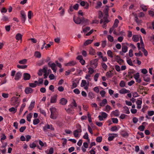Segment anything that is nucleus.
<instances>
[{"label": "nucleus", "mask_w": 154, "mask_h": 154, "mask_svg": "<svg viewBox=\"0 0 154 154\" xmlns=\"http://www.w3.org/2000/svg\"><path fill=\"white\" fill-rule=\"evenodd\" d=\"M77 129L75 130L73 132V134L75 137L79 138L81 135V133L82 132L81 127L79 124H77L76 125Z\"/></svg>", "instance_id": "f257e3e1"}, {"label": "nucleus", "mask_w": 154, "mask_h": 154, "mask_svg": "<svg viewBox=\"0 0 154 154\" xmlns=\"http://www.w3.org/2000/svg\"><path fill=\"white\" fill-rule=\"evenodd\" d=\"M51 114L50 118L53 119H55L57 118V112L56 109L55 107H53L50 109Z\"/></svg>", "instance_id": "f03ea898"}, {"label": "nucleus", "mask_w": 154, "mask_h": 154, "mask_svg": "<svg viewBox=\"0 0 154 154\" xmlns=\"http://www.w3.org/2000/svg\"><path fill=\"white\" fill-rule=\"evenodd\" d=\"M73 20L75 23L78 24H80L81 23H85L88 21V20L87 19H85L84 18L81 19L79 17H78L76 19L74 18Z\"/></svg>", "instance_id": "7ed1b4c3"}, {"label": "nucleus", "mask_w": 154, "mask_h": 154, "mask_svg": "<svg viewBox=\"0 0 154 154\" xmlns=\"http://www.w3.org/2000/svg\"><path fill=\"white\" fill-rule=\"evenodd\" d=\"M11 104L17 108L19 105V101L18 98L16 97H14L11 99Z\"/></svg>", "instance_id": "20e7f679"}, {"label": "nucleus", "mask_w": 154, "mask_h": 154, "mask_svg": "<svg viewBox=\"0 0 154 154\" xmlns=\"http://www.w3.org/2000/svg\"><path fill=\"white\" fill-rule=\"evenodd\" d=\"M98 61V59H95L91 60L90 61L91 66L94 68H96L97 66Z\"/></svg>", "instance_id": "39448f33"}, {"label": "nucleus", "mask_w": 154, "mask_h": 154, "mask_svg": "<svg viewBox=\"0 0 154 154\" xmlns=\"http://www.w3.org/2000/svg\"><path fill=\"white\" fill-rule=\"evenodd\" d=\"M43 130L45 132H47L48 129L51 130H54V128L51 125L47 124L45 125L43 128Z\"/></svg>", "instance_id": "423d86ee"}, {"label": "nucleus", "mask_w": 154, "mask_h": 154, "mask_svg": "<svg viewBox=\"0 0 154 154\" xmlns=\"http://www.w3.org/2000/svg\"><path fill=\"white\" fill-rule=\"evenodd\" d=\"M48 65L53 71L54 72L56 73L57 71L56 65L54 63H51L49 62L48 63Z\"/></svg>", "instance_id": "0eeeda50"}, {"label": "nucleus", "mask_w": 154, "mask_h": 154, "mask_svg": "<svg viewBox=\"0 0 154 154\" xmlns=\"http://www.w3.org/2000/svg\"><path fill=\"white\" fill-rule=\"evenodd\" d=\"M109 136L108 138V140L109 141H111L113 140L114 138L117 137L118 135L116 134H109Z\"/></svg>", "instance_id": "6e6552de"}, {"label": "nucleus", "mask_w": 154, "mask_h": 154, "mask_svg": "<svg viewBox=\"0 0 154 154\" xmlns=\"http://www.w3.org/2000/svg\"><path fill=\"white\" fill-rule=\"evenodd\" d=\"M57 94L52 96L51 97L50 103H55L57 101Z\"/></svg>", "instance_id": "1a4fd4ad"}, {"label": "nucleus", "mask_w": 154, "mask_h": 154, "mask_svg": "<svg viewBox=\"0 0 154 154\" xmlns=\"http://www.w3.org/2000/svg\"><path fill=\"white\" fill-rule=\"evenodd\" d=\"M88 143L85 142L83 143V145L81 147V149L83 152H85L86 151V149L88 148Z\"/></svg>", "instance_id": "9d476101"}, {"label": "nucleus", "mask_w": 154, "mask_h": 154, "mask_svg": "<svg viewBox=\"0 0 154 154\" xmlns=\"http://www.w3.org/2000/svg\"><path fill=\"white\" fill-rule=\"evenodd\" d=\"M80 5L82 7H84V8L87 9L89 8V4L87 2L82 1L80 2Z\"/></svg>", "instance_id": "9b49d317"}, {"label": "nucleus", "mask_w": 154, "mask_h": 154, "mask_svg": "<svg viewBox=\"0 0 154 154\" xmlns=\"http://www.w3.org/2000/svg\"><path fill=\"white\" fill-rule=\"evenodd\" d=\"M134 77L137 82L139 83H140L141 82V80L140 78V75L139 73L137 72L135 74Z\"/></svg>", "instance_id": "f8f14e48"}, {"label": "nucleus", "mask_w": 154, "mask_h": 154, "mask_svg": "<svg viewBox=\"0 0 154 154\" xmlns=\"http://www.w3.org/2000/svg\"><path fill=\"white\" fill-rule=\"evenodd\" d=\"M23 79L25 80H29L30 78L31 75L30 74L28 73H25L23 75Z\"/></svg>", "instance_id": "ddd939ff"}, {"label": "nucleus", "mask_w": 154, "mask_h": 154, "mask_svg": "<svg viewBox=\"0 0 154 154\" xmlns=\"http://www.w3.org/2000/svg\"><path fill=\"white\" fill-rule=\"evenodd\" d=\"M67 102V100L64 98H61L60 100V104L63 105H65Z\"/></svg>", "instance_id": "4468645a"}, {"label": "nucleus", "mask_w": 154, "mask_h": 154, "mask_svg": "<svg viewBox=\"0 0 154 154\" xmlns=\"http://www.w3.org/2000/svg\"><path fill=\"white\" fill-rule=\"evenodd\" d=\"M128 48L127 45L125 44H123L122 45V52L123 53H126L128 51Z\"/></svg>", "instance_id": "2eb2a0df"}, {"label": "nucleus", "mask_w": 154, "mask_h": 154, "mask_svg": "<svg viewBox=\"0 0 154 154\" xmlns=\"http://www.w3.org/2000/svg\"><path fill=\"white\" fill-rule=\"evenodd\" d=\"M142 101L141 100H138L136 101V103L137 105V108L138 109H140L141 107V104Z\"/></svg>", "instance_id": "dca6fc26"}, {"label": "nucleus", "mask_w": 154, "mask_h": 154, "mask_svg": "<svg viewBox=\"0 0 154 154\" xmlns=\"http://www.w3.org/2000/svg\"><path fill=\"white\" fill-rule=\"evenodd\" d=\"M33 91L32 89L30 87H26L25 90V93L26 94L31 93Z\"/></svg>", "instance_id": "f3484780"}, {"label": "nucleus", "mask_w": 154, "mask_h": 154, "mask_svg": "<svg viewBox=\"0 0 154 154\" xmlns=\"http://www.w3.org/2000/svg\"><path fill=\"white\" fill-rule=\"evenodd\" d=\"M22 76V73L20 72H17L16 74L14 79L16 80H19Z\"/></svg>", "instance_id": "a211bd4d"}, {"label": "nucleus", "mask_w": 154, "mask_h": 154, "mask_svg": "<svg viewBox=\"0 0 154 154\" xmlns=\"http://www.w3.org/2000/svg\"><path fill=\"white\" fill-rule=\"evenodd\" d=\"M76 64V62L74 61H71L68 63H65L64 65L65 66H71L74 65Z\"/></svg>", "instance_id": "6ab92c4d"}, {"label": "nucleus", "mask_w": 154, "mask_h": 154, "mask_svg": "<svg viewBox=\"0 0 154 154\" xmlns=\"http://www.w3.org/2000/svg\"><path fill=\"white\" fill-rule=\"evenodd\" d=\"M123 110L122 112L126 114H129L130 112L129 108L127 106H125L123 107Z\"/></svg>", "instance_id": "aec40b11"}, {"label": "nucleus", "mask_w": 154, "mask_h": 154, "mask_svg": "<svg viewBox=\"0 0 154 154\" xmlns=\"http://www.w3.org/2000/svg\"><path fill=\"white\" fill-rule=\"evenodd\" d=\"M116 61L118 62V63L120 65L123 64L124 62L123 60L121 59L120 57L118 56H116Z\"/></svg>", "instance_id": "412c9836"}, {"label": "nucleus", "mask_w": 154, "mask_h": 154, "mask_svg": "<svg viewBox=\"0 0 154 154\" xmlns=\"http://www.w3.org/2000/svg\"><path fill=\"white\" fill-rule=\"evenodd\" d=\"M119 92L121 94H125L130 93V91L125 88H122L119 91Z\"/></svg>", "instance_id": "4be33fe9"}, {"label": "nucleus", "mask_w": 154, "mask_h": 154, "mask_svg": "<svg viewBox=\"0 0 154 154\" xmlns=\"http://www.w3.org/2000/svg\"><path fill=\"white\" fill-rule=\"evenodd\" d=\"M38 84V82L37 81H34V83H29V86L31 88H35V87Z\"/></svg>", "instance_id": "5701e85b"}, {"label": "nucleus", "mask_w": 154, "mask_h": 154, "mask_svg": "<svg viewBox=\"0 0 154 154\" xmlns=\"http://www.w3.org/2000/svg\"><path fill=\"white\" fill-rule=\"evenodd\" d=\"M21 14L22 17V20L24 22H25L26 20V16L25 12L23 11H21Z\"/></svg>", "instance_id": "b1692460"}, {"label": "nucleus", "mask_w": 154, "mask_h": 154, "mask_svg": "<svg viewBox=\"0 0 154 154\" xmlns=\"http://www.w3.org/2000/svg\"><path fill=\"white\" fill-rule=\"evenodd\" d=\"M35 105V101H32L29 106V110H31L32 109L34 108Z\"/></svg>", "instance_id": "393cba45"}, {"label": "nucleus", "mask_w": 154, "mask_h": 154, "mask_svg": "<svg viewBox=\"0 0 154 154\" xmlns=\"http://www.w3.org/2000/svg\"><path fill=\"white\" fill-rule=\"evenodd\" d=\"M110 6H108V5H106V8L104 9L103 12L105 13V15L107 16H108V12L109 10V8Z\"/></svg>", "instance_id": "a878e982"}, {"label": "nucleus", "mask_w": 154, "mask_h": 154, "mask_svg": "<svg viewBox=\"0 0 154 154\" xmlns=\"http://www.w3.org/2000/svg\"><path fill=\"white\" fill-rule=\"evenodd\" d=\"M135 73V71L134 69H131L128 71V76L130 77L131 78H132L133 75Z\"/></svg>", "instance_id": "bb28decb"}, {"label": "nucleus", "mask_w": 154, "mask_h": 154, "mask_svg": "<svg viewBox=\"0 0 154 154\" xmlns=\"http://www.w3.org/2000/svg\"><path fill=\"white\" fill-rule=\"evenodd\" d=\"M22 36L21 34L18 33L16 35L15 38L18 41L20 40L21 41L22 39Z\"/></svg>", "instance_id": "cd10ccee"}, {"label": "nucleus", "mask_w": 154, "mask_h": 154, "mask_svg": "<svg viewBox=\"0 0 154 154\" xmlns=\"http://www.w3.org/2000/svg\"><path fill=\"white\" fill-rule=\"evenodd\" d=\"M107 103V101L106 99H104L102 102L100 103V106H104Z\"/></svg>", "instance_id": "c85d7f7f"}, {"label": "nucleus", "mask_w": 154, "mask_h": 154, "mask_svg": "<svg viewBox=\"0 0 154 154\" xmlns=\"http://www.w3.org/2000/svg\"><path fill=\"white\" fill-rule=\"evenodd\" d=\"M139 36L137 35H133L132 38L133 41L135 42H138L139 41Z\"/></svg>", "instance_id": "c756f323"}, {"label": "nucleus", "mask_w": 154, "mask_h": 154, "mask_svg": "<svg viewBox=\"0 0 154 154\" xmlns=\"http://www.w3.org/2000/svg\"><path fill=\"white\" fill-rule=\"evenodd\" d=\"M111 109V106L108 105H106L105 107L103 109V110L108 113Z\"/></svg>", "instance_id": "7c9ffc66"}, {"label": "nucleus", "mask_w": 154, "mask_h": 154, "mask_svg": "<svg viewBox=\"0 0 154 154\" xmlns=\"http://www.w3.org/2000/svg\"><path fill=\"white\" fill-rule=\"evenodd\" d=\"M91 76V75L90 74H88L86 75L85 78L88 80V82L91 80L92 79Z\"/></svg>", "instance_id": "2f4dec72"}, {"label": "nucleus", "mask_w": 154, "mask_h": 154, "mask_svg": "<svg viewBox=\"0 0 154 154\" xmlns=\"http://www.w3.org/2000/svg\"><path fill=\"white\" fill-rule=\"evenodd\" d=\"M111 113L116 116H118L119 115V111L118 109L113 111Z\"/></svg>", "instance_id": "473e14b6"}, {"label": "nucleus", "mask_w": 154, "mask_h": 154, "mask_svg": "<svg viewBox=\"0 0 154 154\" xmlns=\"http://www.w3.org/2000/svg\"><path fill=\"white\" fill-rule=\"evenodd\" d=\"M89 53L90 54L92 55H95L96 54L95 50L93 49L92 48H90L89 49Z\"/></svg>", "instance_id": "72a5a7b5"}, {"label": "nucleus", "mask_w": 154, "mask_h": 154, "mask_svg": "<svg viewBox=\"0 0 154 154\" xmlns=\"http://www.w3.org/2000/svg\"><path fill=\"white\" fill-rule=\"evenodd\" d=\"M9 111L14 113H15L17 111V108L16 107H12L9 109Z\"/></svg>", "instance_id": "f704fd0d"}, {"label": "nucleus", "mask_w": 154, "mask_h": 154, "mask_svg": "<svg viewBox=\"0 0 154 154\" xmlns=\"http://www.w3.org/2000/svg\"><path fill=\"white\" fill-rule=\"evenodd\" d=\"M93 41V40L88 39L84 43V45L86 46L91 43Z\"/></svg>", "instance_id": "c9c22d12"}, {"label": "nucleus", "mask_w": 154, "mask_h": 154, "mask_svg": "<svg viewBox=\"0 0 154 154\" xmlns=\"http://www.w3.org/2000/svg\"><path fill=\"white\" fill-rule=\"evenodd\" d=\"M88 73L89 74L91 75L94 72V70L91 67H89L88 69Z\"/></svg>", "instance_id": "e433bc0d"}, {"label": "nucleus", "mask_w": 154, "mask_h": 154, "mask_svg": "<svg viewBox=\"0 0 154 154\" xmlns=\"http://www.w3.org/2000/svg\"><path fill=\"white\" fill-rule=\"evenodd\" d=\"M87 82L85 80H82V82L81 84V87H83L84 86H85L87 85Z\"/></svg>", "instance_id": "4c0bfd02"}, {"label": "nucleus", "mask_w": 154, "mask_h": 154, "mask_svg": "<svg viewBox=\"0 0 154 154\" xmlns=\"http://www.w3.org/2000/svg\"><path fill=\"white\" fill-rule=\"evenodd\" d=\"M32 113H29L27 116V120L29 122L31 121V119L32 117Z\"/></svg>", "instance_id": "58836bf2"}, {"label": "nucleus", "mask_w": 154, "mask_h": 154, "mask_svg": "<svg viewBox=\"0 0 154 154\" xmlns=\"http://www.w3.org/2000/svg\"><path fill=\"white\" fill-rule=\"evenodd\" d=\"M100 75L99 73H96L94 76V80L95 82H97L98 80V79Z\"/></svg>", "instance_id": "ea45409f"}, {"label": "nucleus", "mask_w": 154, "mask_h": 154, "mask_svg": "<svg viewBox=\"0 0 154 154\" xmlns=\"http://www.w3.org/2000/svg\"><path fill=\"white\" fill-rule=\"evenodd\" d=\"M140 7L144 11H146L147 10V6L144 5H140Z\"/></svg>", "instance_id": "a19ab883"}, {"label": "nucleus", "mask_w": 154, "mask_h": 154, "mask_svg": "<svg viewBox=\"0 0 154 154\" xmlns=\"http://www.w3.org/2000/svg\"><path fill=\"white\" fill-rule=\"evenodd\" d=\"M102 5V4L101 2H97V5L95 7V8L97 9L100 8Z\"/></svg>", "instance_id": "79ce46f5"}, {"label": "nucleus", "mask_w": 154, "mask_h": 154, "mask_svg": "<svg viewBox=\"0 0 154 154\" xmlns=\"http://www.w3.org/2000/svg\"><path fill=\"white\" fill-rule=\"evenodd\" d=\"M119 21L118 19H116L114 21V23L113 26L115 27L116 28L118 26V24L119 23Z\"/></svg>", "instance_id": "37998d69"}, {"label": "nucleus", "mask_w": 154, "mask_h": 154, "mask_svg": "<svg viewBox=\"0 0 154 154\" xmlns=\"http://www.w3.org/2000/svg\"><path fill=\"white\" fill-rule=\"evenodd\" d=\"M144 80L145 82H149L150 81V78L148 75H145L143 77Z\"/></svg>", "instance_id": "c03bdc74"}, {"label": "nucleus", "mask_w": 154, "mask_h": 154, "mask_svg": "<svg viewBox=\"0 0 154 154\" xmlns=\"http://www.w3.org/2000/svg\"><path fill=\"white\" fill-rule=\"evenodd\" d=\"M107 54L108 56L111 58L113 57L112 53L111 50H109L107 51Z\"/></svg>", "instance_id": "a18cd8bd"}, {"label": "nucleus", "mask_w": 154, "mask_h": 154, "mask_svg": "<svg viewBox=\"0 0 154 154\" xmlns=\"http://www.w3.org/2000/svg\"><path fill=\"white\" fill-rule=\"evenodd\" d=\"M45 152L47 154H53L54 152V149L53 148L51 147L49 149L48 152H47V151H46Z\"/></svg>", "instance_id": "49530a36"}, {"label": "nucleus", "mask_w": 154, "mask_h": 154, "mask_svg": "<svg viewBox=\"0 0 154 154\" xmlns=\"http://www.w3.org/2000/svg\"><path fill=\"white\" fill-rule=\"evenodd\" d=\"M88 96L90 98L92 99L94 97V94L93 92H89L88 94Z\"/></svg>", "instance_id": "de8ad7c7"}, {"label": "nucleus", "mask_w": 154, "mask_h": 154, "mask_svg": "<svg viewBox=\"0 0 154 154\" xmlns=\"http://www.w3.org/2000/svg\"><path fill=\"white\" fill-rule=\"evenodd\" d=\"M110 130L112 131H117L118 130V129L116 126H113L111 128Z\"/></svg>", "instance_id": "09e8293b"}, {"label": "nucleus", "mask_w": 154, "mask_h": 154, "mask_svg": "<svg viewBox=\"0 0 154 154\" xmlns=\"http://www.w3.org/2000/svg\"><path fill=\"white\" fill-rule=\"evenodd\" d=\"M113 75V73L111 72V71L108 72H106V75L108 77H111Z\"/></svg>", "instance_id": "8fccbe9b"}, {"label": "nucleus", "mask_w": 154, "mask_h": 154, "mask_svg": "<svg viewBox=\"0 0 154 154\" xmlns=\"http://www.w3.org/2000/svg\"><path fill=\"white\" fill-rule=\"evenodd\" d=\"M40 121L39 119H34L33 121V124L35 125H36L39 123Z\"/></svg>", "instance_id": "3c124183"}, {"label": "nucleus", "mask_w": 154, "mask_h": 154, "mask_svg": "<svg viewBox=\"0 0 154 154\" xmlns=\"http://www.w3.org/2000/svg\"><path fill=\"white\" fill-rule=\"evenodd\" d=\"M108 40L111 42H112L114 41L113 38L110 35H108L107 36Z\"/></svg>", "instance_id": "603ef678"}, {"label": "nucleus", "mask_w": 154, "mask_h": 154, "mask_svg": "<svg viewBox=\"0 0 154 154\" xmlns=\"http://www.w3.org/2000/svg\"><path fill=\"white\" fill-rule=\"evenodd\" d=\"M90 29V28L89 27H87L83 29L82 32L85 33L87 32Z\"/></svg>", "instance_id": "864d4df0"}, {"label": "nucleus", "mask_w": 154, "mask_h": 154, "mask_svg": "<svg viewBox=\"0 0 154 154\" xmlns=\"http://www.w3.org/2000/svg\"><path fill=\"white\" fill-rule=\"evenodd\" d=\"M102 68L105 70H106L108 67L104 63H102L101 64Z\"/></svg>", "instance_id": "5fc2aeb1"}, {"label": "nucleus", "mask_w": 154, "mask_h": 154, "mask_svg": "<svg viewBox=\"0 0 154 154\" xmlns=\"http://www.w3.org/2000/svg\"><path fill=\"white\" fill-rule=\"evenodd\" d=\"M33 13L31 11H29L28 12V17L29 19H30L31 18L32 16L33 15Z\"/></svg>", "instance_id": "6e6d98bb"}, {"label": "nucleus", "mask_w": 154, "mask_h": 154, "mask_svg": "<svg viewBox=\"0 0 154 154\" xmlns=\"http://www.w3.org/2000/svg\"><path fill=\"white\" fill-rule=\"evenodd\" d=\"M27 66L26 65H17V67L20 68V69H24L25 68H26L27 67Z\"/></svg>", "instance_id": "4d7b16f0"}, {"label": "nucleus", "mask_w": 154, "mask_h": 154, "mask_svg": "<svg viewBox=\"0 0 154 154\" xmlns=\"http://www.w3.org/2000/svg\"><path fill=\"white\" fill-rule=\"evenodd\" d=\"M101 116L104 119H106L108 115L105 112H101Z\"/></svg>", "instance_id": "13d9d810"}, {"label": "nucleus", "mask_w": 154, "mask_h": 154, "mask_svg": "<svg viewBox=\"0 0 154 154\" xmlns=\"http://www.w3.org/2000/svg\"><path fill=\"white\" fill-rule=\"evenodd\" d=\"M27 60L26 59H24L19 61V63L20 64H24L26 63Z\"/></svg>", "instance_id": "bf43d9fd"}, {"label": "nucleus", "mask_w": 154, "mask_h": 154, "mask_svg": "<svg viewBox=\"0 0 154 154\" xmlns=\"http://www.w3.org/2000/svg\"><path fill=\"white\" fill-rule=\"evenodd\" d=\"M38 85H39L40 84H42L43 82V78L39 79L38 80Z\"/></svg>", "instance_id": "052dcab7"}, {"label": "nucleus", "mask_w": 154, "mask_h": 154, "mask_svg": "<svg viewBox=\"0 0 154 154\" xmlns=\"http://www.w3.org/2000/svg\"><path fill=\"white\" fill-rule=\"evenodd\" d=\"M106 92L102 90L100 91V94L102 97H104L106 94Z\"/></svg>", "instance_id": "680f3d73"}, {"label": "nucleus", "mask_w": 154, "mask_h": 154, "mask_svg": "<svg viewBox=\"0 0 154 154\" xmlns=\"http://www.w3.org/2000/svg\"><path fill=\"white\" fill-rule=\"evenodd\" d=\"M120 86L121 87H124L125 86V83L123 81H121L119 84Z\"/></svg>", "instance_id": "e2e57ef3"}, {"label": "nucleus", "mask_w": 154, "mask_h": 154, "mask_svg": "<svg viewBox=\"0 0 154 154\" xmlns=\"http://www.w3.org/2000/svg\"><path fill=\"white\" fill-rule=\"evenodd\" d=\"M102 137L101 136H99L96 138V141L97 142L100 143L102 141Z\"/></svg>", "instance_id": "0e129e2a"}, {"label": "nucleus", "mask_w": 154, "mask_h": 154, "mask_svg": "<svg viewBox=\"0 0 154 154\" xmlns=\"http://www.w3.org/2000/svg\"><path fill=\"white\" fill-rule=\"evenodd\" d=\"M145 128V126L143 125H140L138 127V129L141 131H143Z\"/></svg>", "instance_id": "69168bd1"}, {"label": "nucleus", "mask_w": 154, "mask_h": 154, "mask_svg": "<svg viewBox=\"0 0 154 154\" xmlns=\"http://www.w3.org/2000/svg\"><path fill=\"white\" fill-rule=\"evenodd\" d=\"M35 56L37 57L40 58L41 57V54L39 52L37 51L35 52Z\"/></svg>", "instance_id": "338daca9"}, {"label": "nucleus", "mask_w": 154, "mask_h": 154, "mask_svg": "<svg viewBox=\"0 0 154 154\" xmlns=\"http://www.w3.org/2000/svg\"><path fill=\"white\" fill-rule=\"evenodd\" d=\"M29 146L31 148L34 149L36 146V145L35 143H33L29 144Z\"/></svg>", "instance_id": "774afa93"}]
</instances>
